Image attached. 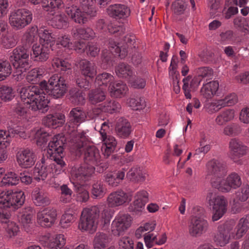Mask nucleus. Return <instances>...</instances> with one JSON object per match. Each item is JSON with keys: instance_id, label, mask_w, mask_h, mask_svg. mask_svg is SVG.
I'll return each instance as SVG.
<instances>
[{"instance_id": "nucleus-1", "label": "nucleus", "mask_w": 249, "mask_h": 249, "mask_svg": "<svg viewBox=\"0 0 249 249\" xmlns=\"http://www.w3.org/2000/svg\"><path fill=\"white\" fill-rule=\"evenodd\" d=\"M227 171L225 165L220 161L212 160L206 165L205 178L212 186L222 193L230 192L242 184L240 176L235 172L230 174L225 178Z\"/></svg>"}, {"instance_id": "nucleus-2", "label": "nucleus", "mask_w": 249, "mask_h": 249, "mask_svg": "<svg viewBox=\"0 0 249 249\" xmlns=\"http://www.w3.org/2000/svg\"><path fill=\"white\" fill-rule=\"evenodd\" d=\"M85 164L80 167H73L70 173L71 178L77 181L85 180L87 177L91 176L95 170V166L100 162L99 150L94 146L86 148L84 153Z\"/></svg>"}, {"instance_id": "nucleus-3", "label": "nucleus", "mask_w": 249, "mask_h": 249, "mask_svg": "<svg viewBox=\"0 0 249 249\" xmlns=\"http://www.w3.org/2000/svg\"><path fill=\"white\" fill-rule=\"evenodd\" d=\"M39 44L32 47L31 57L34 61L44 62L49 57L50 49L55 42V38L51 30L41 29L39 32Z\"/></svg>"}, {"instance_id": "nucleus-4", "label": "nucleus", "mask_w": 249, "mask_h": 249, "mask_svg": "<svg viewBox=\"0 0 249 249\" xmlns=\"http://www.w3.org/2000/svg\"><path fill=\"white\" fill-rule=\"evenodd\" d=\"M42 89L36 86H26L19 91L21 100L33 110H47L49 101Z\"/></svg>"}, {"instance_id": "nucleus-5", "label": "nucleus", "mask_w": 249, "mask_h": 249, "mask_svg": "<svg viewBox=\"0 0 249 249\" xmlns=\"http://www.w3.org/2000/svg\"><path fill=\"white\" fill-rule=\"evenodd\" d=\"M28 50L22 46L15 48L10 56V60L16 69L14 77L17 81L23 78V73L30 67Z\"/></svg>"}, {"instance_id": "nucleus-6", "label": "nucleus", "mask_w": 249, "mask_h": 249, "mask_svg": "<svg viewBox=\"0 0 249 249\" xmlns=\"http://www.w3.org/2000/svg\"><path fill=\"white\" fill-rule=\"evenodd\" d=\"M25 196L21 190L0 191V209L16 210L24 203Z\"/></svg>"}, {"instance_id": "nucleus-7", "label": "nucleus", "mask_w": 249, "mask_h": 249, "mask_svg": "<svg viewBox=\"0 0 249 249\" xmlns=\"http://www.w3.org/2000/svg\"><path fill=\"white\" fill-rule=\"evenodd\" d=\"M40 87L49 95L54 98L62 97L66 92L67 85L65 80L57 74L52 76L47 83L46 81L40 82Z\"/></svg>"}, {"instance_id": "nucleus-8", "label": "nucleus", "mask_w": 249, "mask_h": 249, "mask_svg": "<svg viewBox=\"0 0 249 249\" xmlns=\"http://www.w3.org/2000/svg\"><path fill=\"white\" fill-rule=\"evenodd\" d=\"M99 210L96 206L84 209L81 214L78 228L82 231L93 232L98 223Z\"/></svg>"}, {"instance_id": "nucleus-9", "label": "nucleus", "mask_w": 249, "mask_h": 249, "mask_svg": "<svg viewBox=\"0 0 249 249\" xmlns=\"http://www.w3.org/2000/svg\"><path fill=\"white\" fill-rule=\"evenodd\" d=\"M207 200L212 209V220L213 221L218 220L227 211L228 205L227 199L222 196L218 195L215 193L211 192L207 195Z\"/></svg>"}, {"instance_id": "nucleus-10", "label": "nucleus", "mask_w": 249, "mask_h": 249, "mask_svg": "<svg viewBox=\"0 0 249 249\" xmlns=\"http://www.w3.org/2000/svg\"><path fill=\"white\" fill-rule=\"evenodd\" d=\"M9 23L15 29H21L32 20V14L27 9H20L12 12L9 17Z\"/></svg>"}, {"instance_id": "nucleus-11", "label": "nucleus", "mask_w": 249, "mask_h": 249, "mask_svg": "<svg viewBox=\"0 0 249 249\" xmlns=\"http://www.w3.org/2000/svg\"><path fill=\"white\" fill-rule=\"evenodd\" d=\"M108 129V123L104 122L102 124L99 131L101 136V139L103 142L102 151L106 157L109 156L113 152L117 144V141L113 136L107 134Z\"/></svg>"}, {"instance_id": "nucleus-12", "label": "nucleus", "mask_w": 249, "mask_h": 249, "mask_svg": "<svg viewBox=\"0 0 249 249\" xmlns=\"http://www.w3.org/2000/svg\"><path fill=\"white\" fill-rule=\"evenodd\" d=\"M65 12L73 21L79 24H85L90 18L94 17V12L92 10L84 11L76 5L67 7Z\"/></svg>"}, {"instance_id": "nucleus-13", "label": "nucleus", "mask_w": 249, "mask_h": 249, "mask_svg": "<svg viewBox=\"0 0 249 249\" xmlns=\"http://www.w3.org/2000/svg\"><path fill=\"white\" fill-rule=\"evenodd\" d=\"M57 216L56 209L48 207L40 210L37 213L36 221L42 227L50 228L55 224Z\"/></svg>"}, {"instance_id": "nucleus-14", "label": "nucleus", "mask_w": 249, "mask_h": 249, "mask_svg": "<svg viewBox=\"0 0 249 249\" xmlns=\"http://www.w3.org/2000/svg\"><path fill=\"white\" fill-rule=\"evenodd\" d=\"M132 221V217L128 214L120 213L118 214L112 223V232L117 235L123 233L130 227Z\"/></svg>"}, {"instance_id": "nucleus-15", "label": "nucleus", "mask_w": 249, "mask_h": 249, "mask_svg": "<svg viewBox=\"0 0 249 249\" xmlns=\"http://www.w3.org/2000/svg\"><path fill=\"white\" fill-rule=\"evenodd\" d=\"M229 148L231 159L237 162L239 159L246 155L248 147L239 139L232 138L229 142Z\"/></svg>"}, {"instance_id": "nucleus-16", "label": "nucleus", "mask_w": 249, "mask_h": 249, "mask_svg": "<svg viewBox=\"0 0 249 249\" xmlns=\"http://www.w3.org/2000/svg\"><path fill=\"white\" fill-rule=\"evenodd\" d=\"M107 12L110 17L119 20L126 19L131 14L130 8L122 4H115L109 6Z\"/></svg>"}, {"instance_id": "nucleus-17", "label": "nucleus", "mask_w": 249, "mask_h": 249, "mask_svg": "<svg viewBox=\"0 0 249 249\" xmlns=\"http://www.w3.org/2000/svg\"><path fill=\"white\" fill-rule=\"evenodd\" d=\"M36 160V155L30 149H27L18 151L16 155L17 163L22 168L32 167L35 164Z\"/></svg>"}, {"instance_id": "nucleus-18", "label": "nucleus", "mask_w": 249, "mask_h": 249, "mask_svg": "<svg viewBox=\"0 0 249 249\" xmlns=\"http://www.w3.org/2000/svg\"><path fill=\"white\" fill-rule=\"evenodd\" d=\"M131 196L123 191H118L111 193L107 199V203L110 207H115L129 202Z\"/></svg>"}, {"instance_id": "nucleus-19", "label": "nucleus", "mask_w": 249, "mask_h": 249, "mask_svg": "<svg viewBox=\"0 0 249 249\" xmlns=\"http://www.w3.org/2000/svg\"><path fill=\"white\" fill-rule=\"evenodd\" d=\"M65 142V139L62 135L58 134L53 137L49 143L47 150L50 157H54L56 155H63Z\"/></svg>"}, {"instance_id": "nucleus-20", "label": "nucleus", "mask_w": 249, "mask_h": 249, "mask_svg": "<svg viewBox=\"0 0 249 249\" xmlns=\"http://www.w3.org/2000/svg\"><path fill=\"white\" fill-rule=\"evenodd\" d=\"M208 226L207 220L194 218L191 220L189 225V232L192 236H199L207 231Z\"/></svg>"}, {"instance_id": "nucleus-21", "label": "nucleus", "mask_w": 249, "mask_h": 249, "mask_svg": "<svg viewBox=\"0 0 249 249\" xmlns=\"http://www.w3.org/2000/svg\"><path fill=\"white\" fill-rule=\"evenodd\" d=\"M49 22L53 27L59 29H65L69 26L66 16L60 11L50 13Z\"/></svg>"}, {"instance_id": "nucleus-22", "label": "nucleus", "mask_w": 249, "mask_h": 249, "mask_svg": "<svg viewBox=\"0 0 249 249\" xmlns=\"http://www.w3.org/2000/svg\"><path fill=\"white\" fill-rule=\"evenodd\" d=\"M128 89L126 85L122 81L113 82L108 87V91L111 97L121 98L124 97Z\"/></svg>"}, {"instance_id": "nucleus-23", "label": "nucleus", "mask_w": 249, "mask_h": 249, "mask_svg": "<svg viewBox=\"0 0 249 249\" xmlns=\"http://www.w3.org/2000/svg\"><path fill=\"white\" fill-rule=\"evenodd\" d=\"M182 81L183 82L182 89L184 95L186 98L191 99V90H195L198 87L201 81V78L196 76L192 77L189 75L184 78Z\"/></svg>"}, {"instance_id": "nucleus-24", "label": "nucleus", "mask_w": 249, "mask_h": 249, "mask_svg": "<svg viewBox=\"0 0 249 249\" xmlns=\"http://www.w3.org/2000/svg\"><path fill=\"white\" fill-rule=\"evenodd\" d=\"M127 178L134 182L142 183L146 180L148 177L147 172L139 166L131 168L126 174Z\"/></svg>"}, {"instance_id": "nucleus-25", "label": "nucleus", "mask_w": 249, "mask_h": 249, "mask_svg": "<svg viewBox=\"0 0 249 249\" xmlns=\"http://www.w3.org/2000/svg\"><path fill=\"white\" fill-rule=\"evenodd\" d=\"M219 87V83L217 81H212L204 84L200 89V95L207 100L210 99L216 95Z\"/></svg>"}, {"instance_id": "nucleus-26", "label": "nucleus", "mask_w": 249, "mask_h": 249, "mask_svg": "<svg viewBox=\"0 0 249 249\" xmlns=\"http://www.w3.org/2000/svg\"><path fill=\"white\" fill-rule=\"evenodd\" d=\"M54 166L53 164L47 166L45 162L42 160L41 163H37L34 172V178L37 181L44 180L48 174L52 172V169Z\"/></svg>"}, {"instance_id": "nucleus-27", "label": "nucleus", "mask_w": 249, "mask_h": 249, "mask_svg": "<svg viewBox=\"0 0 249 249\" xmlns=\"http://www.w3.org/2000/svg\"><path fill=\"white\" fill-rule=\"evenodd\" d=\"M34 213V211L32 208L27 207L22 210L19 214V222L27 231H29L30 228L32 225Z\"/></svg>"}, {"instance_id": "nucleus-28", "label": "nucleus", "mask_w": 249, "mask_h": 249, "mask_svg": "<svg viewBox=\"0 0 249 249\" xmlns=\"http://www.w3.org/2000/svg\"><path fill=\"white\" fill-rule=\"evenodd\" d=\"M65 122V117L61 113L49 114L44 118L43 123L49 127L56 128Z\"/></svg>"}, {"instance_id": "nucleus-29", "label": "nucleus", "mask_w": 249, "mask_h": 249, "mask_svg": "<svg viewBox=\"0 0 249 249\" xmlns=\"http://www.w3.org/2000/svg\"><path fill=\"white\" fill-rule=\"evenodd\" d=\"M49 137V134L41 128H34L29 134V138L35 140L37 145L40 146L46 143Z\"/></svg>"}, {"instance_id": "nucleus-30", "label": "nucleus", "mask_w": 249, "mask_h": 249, "mask_svg": "<svg viewBox=\"0 0 249 249\" xmlns=\"http://www.w3.org/2000/svg\"><path fill=\"white\" fill-rule=\"evenodd\" d=\"M115 129L117 135L123 138L127 137L131 132L130 123L123 118H120L118 120Z\"/></svg>"}, {"instance_id": "nucleus-31", "label": "nucleus", "mask_w": 249, "mask_h": 249, "mask_svg": "<svg viewBox=\"0 0 249 249\" xmlns=\"http://www.w3.org/2000/svg\"><path fill=\"white\" fill-rule=\"evenodd\" d=\"M148 201V194L147 191L142 190L138 192L135 196L133 202L134 210L136 211H142Z\"/></svg>"}, {"instance_id": "nucleus-32", "label": "nucleus", "mask_w": 249, "mask_h": 249, "mask_svg": "<svg viewBox=\"0 0 249 249\" xmlns=\"http://www.w3.org/2000/svg\"><path fill=\"white\" fill-rule=\"evenodd\" d=\"M125 171L120 170L117 172L107 173L105 176V181L110 186L115 187L124 179Z\"/></svg>"}, {"instance_id": "nucleus-33", "label": "nucleus", "mask_w": 249, "mask_h": 249, "mask_svg": "<svg viewBox=\"0 0 249 249\" xmlns=\"http://www.w3.org/2000/svg\"><path fill=\"white\" fill-rule=\"evenodd\" d=\"M19 178L18 175L13 171L7 172L0 182L1 187L16 186L18 184Z\"/></svg>"}, {"instance_id": "nucleus-34", "label": "nucleus", "mask_w": 249, "mask_h": 249, "mask_svg": "<svg viewBox=\"0 0 249 249\" xmlns=\"http://www.w3.org/2000/svg\"><path fill=\"white\" fill-rule=\"evenodd\" d=\"M32 197L34 204L38 206H46L50 203L47 195L38 188H36L32 192Z\"/></svg>"}, {"instance_id": "nucleus-35", "label": "nucleus", "mask_w": 249, "mask_h": 249, "mask_svg": "<svg viewBox=\"0 0 249 249\" xmlns=\"http://www.w3.org/2000/svg\"><path fill=\"white\" fill-rule=\"evenodd\" d=\"M80 68L81 73L85 77L92 78L96 75L97 71L95 65L89 61L82 60L80 63Z\"/></svg>"}, {"instance_id": "nucleus-36", "label": "nucleus", "mask_w": 249, "mask_h": 249, "mask_svg": "<svg viewBox=\"0 0 249 249\" xmlns=\"http://www.w3.org/2000/svg\"><path fill=\"white\" fill-rule=\"evenodd\" d=\"M87 117L86 113L80 107L74 108L70 112V121H72L76 126L85 121Z\"/></svg>"}, {"instance_id": "nucleus-37", "label": "nucleus", "mask_w": 249, "mask_h": 249, "mask_svg": "<svg viewBox=\"0 0 249 249\" xmlns=\"http://www.w3.org/2000/svg\"><path fill=\"white\" fill-rule=\"evenodd\" d=\"M64 3L63 0H44L42 2V8L46 11L50 12H56L63 7Z\"/></svg>"}, {"instance_id": "nucleus-38", "label": "nucleus", "mask_w": 249, "mask_h": 249, "mask_svg": "<svg viewBox=\"0 0 249 249\" xmlns=\"http://www.w3.org/2000/svg\"><path fill=\"white\" fill-rule=\"evenodd\" d=\"M235 116V111L233 109H228L221 112L216 118V124L222 125L226 122L231 121Z\"/></svg>"}, {"instance_id": "nucleus-39", "label": "nucleus", "mask_w": 249, "mask_h": 249, "mask_svg": "<svg viewBox=\"0 0 249 249\" xmlns=\"http://www.w3.org/2000/svg\"><path fill=\"white\" fill-rule=\"evenodd\" d=\"M109 242L108 237L105 233H97L93 241L94 249H104Z\"/></svg>"}, {"instance_id": "nucleus-40", "label": "nucleus", "mask_w": 249, "mask_h": 249, "mask_svg": "<svg viewBox=\"0 0 249 249\" xmlns=\"http://www.w3.org/2000/svg\"><path fill=\"white\" fill-rule=\"evenodd\" d=\"M66 243V239L63 234L56 235L52 238L48 244V249H60Z\"/></svg>"}, {"instance_id": "nucleus-41", "label": "nucleus", "mask_w": 249, "mask_h": 249, "mask_svg": "<svg viewBox=\"0 0 249 249\" xmlns=\"http://www.w3.org/2000/svg\"><path fill=\"white\" fill-rule=\"evenodd\" d=\"M105 98V92L101 89H97L92 90L89 94V101L92 104H96L99 102H102Z\"/></svg>"}, {"instance_id": "nucleus-42", "label": "nucleus", "mask_w": 249, "mask_h": 249, "mask_svg": "<svg viewBox=\"0 0 249 249\" xmlns=\"http://www.w3.org/2000/svg\"><path fill=\"white\" fill-rule=\"evenodd\" d=\"M205 111L209 114H213L216 113L222 108L224 107L222 102L220 99L213 100L208 102L205 105Z\"/></svg>"}, {"instance_id": "nucleus-43", "label": "nucleus", "mask_w": 249, "mask_h": 249, "mask_svg": "<svg viewBox=\"0 0 249 249\" xmlns=\"http://www.w3.org/2000/svg\"><path fill=\"white\" fill-rule=\"evenodd\" d=\"M249 219L247 217L240 219L236 228V239L241 238L245 234L249 228Z\"/></svg>"}, {"instance_id": "nucleus-44", "label": "nucleus", "mask_w": 249, "mask_h": 249, "mask_svg": "<svg viewBox=\"0 0 249 249\" xmlns=\"http://www.w3.org/2000/svg\"><path fill=\"white\" fill-rule=\"evenodd\" d=\"M115 72L118 77L125 78L133 75V71L130 67L124 63L119 64L115 69Z\"/></svg>"}, {"instance_id": "nucleus-45", "label": "nucleus", "mask_w": 249, "mask_h": 249, "mask_svg": "<svg viewBox=\"0 0 249 249\" xmlns=\"http://www.w3.org/2000/svg\"><path fill=\"white\" fill-rule=\"evenodd\" d=\"M114 81V77L112 75L107 72L99 74L96 78L95 83L98 86H104L107 87L112 84Z\"/></svg>"}, {"instance_id": "nucleus-46", "label": "nucleus", "mask_w": 249, "mask_h": 249, "mask_svg": "<svg viewBox=\"0 0 249 249\" xmlns=\"http://www.w3.org/2000/svg\"><path fill=\"white\" fill-rule=\"evenodd\" d=\"M44 70L42 68H35L31 70L27 75L26 79L29 82L36 83L42 76Z\"/></svg>"}, {"instance_id": "nucleus-47", "label": "nucleus", "mask_w": 249, "mask_h": 249, "mask_svg": "<svg viewBox=\"0 0 249 249\" xmlns=\"http://www.w3.org/2000/svg\"><path fill=\"white\" fill-rule=\"evenodd\" d=\"M3 227L5 230L6 235L9 238L16 236L19 231L18 226L15 222L12 221H9Z\"/></svg>"}, {"instance_id": "nucleus-48", "label": "nucleus", "mask_w": 249, "mask_h": 249, "mask_svg": "<svg viewBox=\"0 0 249 249\" xmlns=\"http://www.w3.org/2000/svg\"><path fill=\"white\" fill-rule=\"evenodd\" d=\"M121 108L120 104L114 100L106 102L102 106V109L104 112L109 113H116L120 111Z\"/></svg>"}, {"instance_id": "nucleus-49", "label": "nucleus", "mask_w": 249, "mask_h": 249, "mask_svg": "<svg viewBox=\"0 0 249 249\" xmlns=\"http://www.w3.org/2000/svg\"><path fill=\"white\" fill-rule=\"evenodd\" d=\"M127 105L134 110L142 109L146 106L143 98H130L127 100Z\"/></svg>"}, {"instance_id": "nucleus-50", "label": "nucleus", "mask_w": 249, "mask_h": 249, "mask_svg": "<svg viewBox=\"0 0 249 249\" xmlns=\"http://www.w3.org/2000/svg\"><path fill=\"white\" fill-rule=\"evenodd\" d=\"M12 73V67L7 61H0V81L5 79Z\"/></svg>"}, {"instance_id": "nucleus-51", "label": "nucleus", "mask_w": 249, "mask_h": 249, "mask_svg": "<svg viewBox=\"0 0 249 249\" xmlns=\"http://www.w3.org/2000/svg\"><path fill=\"white\" fill-rule=\"evenodd\" d=\"M14 97V93L11 87L2 86L0 87V98L4 101L12 100Z\"/></svg>"}, {"instance_id": "nucleus-52", "label": "nucleus", "mask_w": 249, "mask_h": 249, "mask_svg": "<svg viewBox=\"0 0 249 249\" xmlns=\"http://www.w3.org/2000/svg\"><path fill=\"white\" fill-rule=\"evenodd\" d=\"M234 25L245 34H249V19L236 18L233 20Z\"/></svg>"}, {"instance_id": "nucleus-53", "label": "nucleus", "mask_w": 249, "mask_h": 249, "mask_svg": "<svg viewBox=\"0 0 249 249\" xmlns=\"http://www.w3.org/2000/svg\"><path fill=\"white\" fill-rule=\"evenodd\" d=\"M0 43L6 49H9L14 47L17 42L12 34L7 33L0 38Z\"/></svg>"}, {"instance_id": "nucleus-54", "label": "nucleus", "mask_w": 249, "mask_h": 249, "mask_svg": "<svg viewBox=\"0 0 249 249\" xmlns=\"http://www.w3.org/2000/svg\"><path fill=\"white\" fill-rule=\"evenodd\" d=\"M52 66L54 68L61 71H66L71 68V65L66 60L56 57L53 59Z\"/></svg>"}, {"instance_id": "nucleus-55", "label": "nucleus", "mask_w": 249, "mask_h": 249, "mask_svg": "<svg viewBox=\"0 0 249 249\" xmlns=\"http://www.w3.org/2000/svg\"><path fill=\"white\" fill-rule=\"evenodd\" d=\"M93 31L89 28H79L74 33V37L77 38H83L84 39L91 38L94 36Z\"/></svg>"}, {"instance_id": "nucleus-56", "label": "nucleus", "mask_w": 249, "mask_h": 249, "mask_svg": "<svg viewBox=\"0 0 249 249\" xmlns=\"http://www.w3.org/2000/svg\"><path fill=\"white\" fill-rule=\"evenodd\" d=\"M229 239L228 232L226 230L222 231L219 230V232L215 236V241L220 246H224L228 244Z\"/></svg>"}, {"instance_id": "nucleus-57", "label": "nucleus", "mask_w": 249, "mask_h": 249, "mask_svg": "<svg viewBox=\"0 0 249 249\" xmlns=\"http://www.w3.org/2000/svg\"><path fill=\"white\" fill-rule=\"evenodd\" d=\"M41 29L43 28H41L38 29L37 27H32L27 30L24 35V37L27 41L34 42L37 39V36H39V32Z\"/></svg>"}, {"instance_id": "nucleus-58", "label": "nucleus", "mask_w": 249, "mask_h": 249, "mask_svg": "<svg viewBox=\"0 0 249 249\" xmlns=\"http://www.w3.org/2000/svg\"><path fill=\"white\" fill-rule=\"evenodd\" d=\"M106 193V189L100 182L94 183L91 189V193L95 198L102 197Z\"/></svg>"}, {"instance_id": "nucleus-59", "label": "nucleus", "mask_w": 249, "mask_h": 249, "mask_svg": "<svg viewBox=\"0 0 249 249\" xmlns=\"http://www.w3.org/2000/svg\"><path fill=\"white\" fill-rule=\"evenodd\" d=\"M75 199L77 201L86 202L89 199L88 191L84 186H80L77 189Z\"/></svg>"}, {"instance_id": "nucleus-60", "label": "nucleus", "mask_w": 249, "mask_h": 249, "mask_svg": "<svg viewBox=\"0 0 249 249\" xmlns=\"http://www.w3.org/2000/svg\"><path fill=\"white\" fill-rule=\"evenodd\" d=\"M74 219L72 214L66 212L61 216L60 225L64 229L68 228L73 223Z\"/></svg>"}, {"instance_id": "nucleus-61", "label": "nucleus", "mask_w": 249, "mask_h": 249, "mask_svg": "<svg viewBox=\"0 0 249 249\" xmlns=\"http://www.w3.org/2000/svg\"><path fill=\"white\" fill-rule=\"evenodd\" d=\"M186 7V5L184 0H177L172 5L173 11L177 15H180L183 14Z\"/></svg>"}, {"instance_id": "nucleus-62", "label": "nucleus", "mask_w": 249, "mask_h": 249, "mask_svg": "<svg viewBox=\"0 0 249 249\" xmlns=\"http://www.w3.org/2000/svg\"><path fill=\"white\" fill-rule=\"evenodd\" d=\"M119 249H134V242L131 238L124 236L120 238L118 242Z\"/></svg>"}, {"instance_id": "nucleus-63", "label": "nucleus", "mask_w": 249, "mask_h": 249, "mask_svg": "<svg viewBox=\"0 0 249 249\" xmlns=\"http://www.w3.org/2000/svg\"><path fill=\"white\" fill-rule=\"evenodd\" d=\"M61 197L60 201L64 203H67L71 199L72 191L66 185H63L60 187Z\"/></svg>"}, {"instance_id": "nucleus-64", "label": "nucleus", "mask_w": 249, "mask_h": 249, "mask_svg": "<svg viewBox=\"0 0 249 249\" xmlns=\"http://www.w3.org/2000/svg\"><path fill=\"white\" fill-rule=\"evenodd\" d=\"M240 132L239 126L234 124H229L223 129V133L227 136H233L237 135Z\"/></svg>"}]
</instances>
